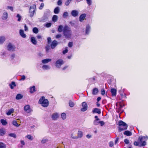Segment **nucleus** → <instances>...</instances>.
Returning <instances> with one entry per match:
<instances>
[{"label": "nucleus", "instance_id": "nucleus-7", "mask_svg": "<svg viewBox=\"0 0 148 148\" xmlns=\"http://www.w3.org/2000/svg\"><path fill=\"white\" fill-rule=\"evenodd\" d=\"M93 123L95 125H97L100 124L101 126H103L105 124L104 121H100V119H94Z\"/></svg>", "mask_w": 148, "mask_h": 148}, {"label": "nucleus", "instance_id": "nucleus-63", "mask_svg": "<svg viewBox=\"0 0 148 148\" xmlns=\"http://www.w3.org/2000/svg\"><path fill=\"white\" fill-rule=\"evenodd\" d=\"M24 29L25 31H26L28 30V28L25 24L24 25Z\"/></svg>", "mask_w": 148, "mask_h": 148}, {"label": "nucleus", "instance_id": "nucleus-14", "mask_svg": "<svg viewBox=\"0 0 148 148\" xmlns=\"http://www.w3.org/2000/svg\"><path fill=\"white\" fill-rule=\"evenodd\" d=\"M19 33L21 37L23 38H25L26 36V35L24 34V31L22 29H20Z\"/></svg>", "mask_w": 148, "mask_h": 148}, {"label": "nucleus", "instance_id": "nucleus-36", "mask_svg": "<svg viewBox=\"0 0 148 148\" xmlns=\"http://www.w3.org/2000/svg\"><path fill=\"white\" fill-rule=\"evenodd\" d=\"M69 106L71 107H73L75 105L74 103L71 101L70 100L69 102Z\"/></svg>", "mask_w": 148, "mask_h": 148}, {"label": "nucleus", "instance_id": "nucleus-25", "mask_svg": "<svg viewBox=\"0 0 148 148\" xmlns=\"http://www.w3.org/2000/svg\"><path fill=\"white\" fill-rule=\"evenodd\" d=\"M116 106H117V109H118L119 110H120L123 107L122 105L120 103H116Z\"/></svg>", "mask_w": 148, "mask_h": 148}, {"label": "nucleus", "instance_id": "nucleus-18", "mask_svg": "<svg viewBox=\"0 0 148 148\" xmlns=\"http://www.w3.org/2000/svg\"><path fill=\"white\" fill-rule=\"evenodd\" d=\"M30 92L31 93H34L36 91L35 87V86H33L32 87H31L29 88Z\"/></svg>", "mask_w": 148, "mask_h": 148}, {"label": "nucleus", "instance_id": "nucleus-60", "mask_svg": "<svg viewBox=\"0 0 148 148\" xmlns=\"http://www.w3.org/2000/svg\"><path fill=\"white\" fill-rule=\"evenodd\" d=\"M124 141L126 144H128L129 143V141L127 139H125Z\"/></svg>", "mask_w": 148, "mask_h": 148}, {"label": "nucleus", "instance_id": "nucleus-29", "mask_svg": "<svg viewBox=\"0 0 148 148\" xmlns=\"http://www.w3.org/2000/svg\"><path fill=\"white\" fill-rule=\"evenodd\" d=\"M5 40V38L4 36L0 37V44L3 43Z\"/></svg>", "mask_w": 148, "mask_h": 148}, {"label": "nucleus", "instance_id": "nucleus-12", "mask_svg": "<svg viewBox=\"0 0 148 148\" xmlns=\"http://www.w3.org/2000/svg\"><path fill=\"white\" fill-rule=\"evenodd\" d=\"M86 14H81L79 17V21L80 22H82L85 19Z\"/></svg>", "mask_w": 148, "mask_h": 148}, {"label": "nucleus", "instance_id": "nucleus-53", "mask_svg": "<svg viewBox=\"0 0 148 148\" xmlns=\"http://www.w3.org/2000/svg\"><path fill=\"white\" fill-rule=\"evenodd\" d=\"M70 2H71V1H70V0H67L65 2V5L67 6L68 5H69V3H70Z\"/></svg>", "mask_w": 148, "mask_h": 148}, {"label": "nucleus", "instance_id": "nucleus-24", "mask_svg": "<svg viewBox=\"0 0 148 148\" xmlns=\"http://www.w3.org/2000/svg\"><path fill=\"white\" fill-rule=\"evenodd\" d=\"M23 96L21 94H18L16 97V99L17 100H19L22 99Z\"/></svg>", "mask_w": 148, "mask_h": 148}, {"label": "nucleus", "instance_id": "nucleus-1", "mask_svg": "<svg viewBox=\"0 0 148 148\" xmlns=\"http://www.w3.org/2000/svg\"><path fill=\"white\" fill-rule=\"evenodd\" d=\"M63 33L64 35L66 38H70L71 35V32L68 25H65L63 30Z\"/></svg>", "mask_w": 148, "mask_h": 148}, {"label": "nucleus", "instance_id": "nucleus-45", "mask_svg": "<svg viewBox=\"0 0 148 148\" xmlns=\"http://www.w3.org/2000/svg\"><path fill=\"white\" fill-rule=\"evenodd\" d=\"M26 137H27L29 139L31 140H33L32 137L31 135H27Z\"/></svg>", "mask_w": 148, "mask_h": 148}, {"label": "nucleus", "instance_id": "nucleus-58", "mask_svg": "<svg viewBox=\"0 0 148 148\" xmlns=\"http://www.w3.org/2000/svg\"><path fill=\"white\" fill-rule=\"evenodd\" d=\"M21 144L22 145V147L25 145V143L23 140H21L20 141Z\"/></svg>", "mask_w": 148, "mask_h": 148}, {"label": "nucleus", "instance_id": "nucleus-61", "mask_svg": "<svg viewBox=\"0 0 148 148\" xmlns=\"http://www.w3.org/2000/svg\"><path fill=\"white\" fill-rule=\"evenodd\" d=\"M61 37V34H57L56 35V37L57 38H59Z\"/></svg>", "mask_w": 148, "mask_h": 148}, {"label": "nucleus", "instance_id": "nucleus-32", "mask_svg": "<svg viewBox=\"0 0 148 148\" xmlns=\"http://www.w3.org/2000/svg\"><path fill=\"white\" fill-rule=\"evenodd\" d=\"M59 9L58 7L55 8L54 10V13L56 14H58L59 12Z\"/></svg>", "mask_w": 148, "mask_h": 148}, {"label": "nucleus", "instance_id": "nucleus-46", "mask_svg": "<svg viewBox=\"0 0 148 148\" xmlns=\"http://www.w3.org/2000/svg\"><path fill=\"white\" fill-rule=\"evenodd\" d=\"M134 145L135 146H139L140 145V143H139V141L138 142L137 141H135L134 143Z\"/></svg>", "mask_w": 148, "mask_h": 148}, {"label": "nucleus", "instance_id": "nucleus-52", "mask_svg": "<svg viewBox=\"0 0 148 148\" xmlns=\"http://www.w3.org/2000/svg\"><path fill=\"white\" fill-rule=\"evenodd\" d=\"M62 2L61 0H58L57 2V4L58 5H62Z\"/></svg>", "mask_w": 148, "mask_h": 148}, {"label": "nucleus", "instance_id": "nucleus-33", "mask_svg": "<svg viewBox=\"0 0 148 148\" xmlns=\"http://www.w3.org/2000/svg\"><path fill=\"white\" fill-rule=\"evenodd\" d=\"M1 122L3 125H5L7 124V122L6 120L3 119H1Z\"/></svg>", "mask_w": 148, "mask_h": 148}, {"label": "nucleus", "instance_id": "nucleus-43", "mask_svg": "<svg viewBox=\"0 0 148 148\" xmlns=\"http://www.w3.org/2000/svg\"><path fill=\"white\" fill-rule=\"evenodd\" d=\"M16 17L18 18L17 20L19 22L20 21L21 18V17L20 15L19 14H17Z\"/></svg>", "mask_w": 148, "mask_h": 148}, {"label": "nucleus", "instance_id": "nucleus-15", "mask_svg": "<svg viewBox=\"0 0 148 148\" xmlns=\"http://www.w3.org/2000/svg\"><path fill=\"white\" fill-rule=\"evenodd\" d=\"M78 12L76 10H73L71 12V15L74 17H76L78 15Z\"/></svg>", "mask_w": 148, "mask_h": 148}, {"label": "nucleus", "instance_id": "nucleus-3", "mask_svg": "<svg viewBox=\"0 0 148 148\" xmlns=\"http://www.w3.org/2000/svg\"><path fill=\"white\" fill-rule=\"evenodd\" d=\"M39 103L41 104L44 107H47L49 105V101L47 99H45V97L42 96L39 100Z\"/></svg>", "mask_w": 148, "mask_h": 148}, {"label": "nucleus", "instance_id": "nucleus-11", "mask_svg": "<svg viewBox=\"0 0 148 148\" xmlns=\"http://www.w3.org/2000/svg\"><path fill=\"white\" fill-rule=\"evenodd\" d=\"M58 42L56 40L53 41L51 44V47L52 49L54 48L58 45Z\"/></svg>", "mask_w": 148, "mask_h": 148}, {"label": "nucleus", "instance_id": "nucleus-64", "mask_svg": "<svg viewBox=\"0 0 148 148\" xmlns=\"http://www.w3.org/2000/svg\"><path fill=\"white\" fill-rule=\"evenodd\" d=\"M15 56V55L14 54H12L11 56V58L12 59H14Z\"/></svg>", "mask_w": 148, "mask_h": 148}, {"label": "nucleus", "instance_id": "nucleus-4", "mask_svg": "<svg viewBox=\"0 0 148 148\" xmlns=\"http://www.w3.org/2000/svg\"><path fill=\"white\" fill-rule=\"evenodd\" d=\"M118 125L119 126V128L120 131L126 130L127 128V124L122 121H119Z\"/></svg>", "mask_w": 148, "mask_h": 148}, {"label": "nucleus", "instance_id": "nucleus-19", "mask_svg": "<svg viewBox=\"0 0 148 148\" xmlns=\"http://www.w3.org/2000/svg\"><path fill=\"white\" fill-rule=\"evenodd\" d=\"M111 92L113 96H115L116 93V90L114 88H112L111 89Z\"/></svg>", "mask_w": 148, "mask_h": 148}, {"label": "nucleus", "instance_id": "nucleus-22", "mask_svg": "<svg viewBox=\"0 0 148 148\" xmlns=\"http://www.w3.org/2000/svg\"><path fill=\"white\" fill-rule=\"evenodd\" d=\"M123 134L128 136H131L132 135V132L128 131H126L124 132Z\"/></svg>", "mask_w": 148, "mask_h": 148}, {"label": "nucleus", "instance_id": "nucleus-54", "mask_svg": "<svg viewBox=\"0 0 148 148\" xmlns=\"http://www.w3.org/2000/svg\"><path fill=\"white\" fill-rule=\"evenodd\" d=\"M73 45V43L72 42H69L68 44V46L70 47H71Z\"/></svg>", "mask_w": 148, "mask_h": 148}, {"label": "nucleus", "instance_id": "nucleus-42", "mask_svg": "<svg viewBox=\"0 0 148 148\" xmlns=\"http://www.w3.org/2000/svg\"><path fill=\"white\" fill-rule=\"evenodd\" d=\"M12 124L13 125L16 127H18L19 126L17 122L15 121H13Z\"/></svg>", "mask_w": 148, "mask_h": 148}, {"label": "nucleus", "instance_id": "nucleus-39", "mask_svg": "<svg viewBox=\"0 0 148 148\" xmlns=\"http://www.w3.org/2000/svg\"><path fill=\"white\" fill-rule=\"evenodd\" d=\"M9 136H10L13 137L14 138H16V135L14 133H10L9 134Z\"/></svg>", "mask_w": 148, "mask_h": 148}, {"label": "nucleus", "instance_id": "nucleus-51", "mask_svg": "<svg viewBox=\"0 0 148 148\" xmlns=\"http://www.w3.org/2000/svg\"><path fill=\"white\" fill-rule=\"evenodd\" d=\"M7 9H10L12 11H13V7L12 6H8L7 7Z\"/></svg>", "mask_w": 148, "mask_h": 148}, {"label": "nucleus", "instance_id": "nucleus-41", "mask_svg": "<svg viewBox=\"0 0 148 148\" xmlns=\"http://www.w3.org/2000/svg\"><path fill=\"white\" fill-rule=\"evenodd\" d=\"M42 68L44 69H47L49 68V66L48 65L45 64L43 65Z\"/></svg>", "mask_w": 148, "mask_h": 148}, {"label": "nucleus", "instance_id": "nucleus-34", "mask_svg": "<svg viewBox=\"0 0 148 148\" xmlns=\"http://www.w3.org/2000/svg\"><path fill=\"white\" fill-rule=\"evenodd\" d=\"M90 29V26H89V25H87L86 27V34H88Z\"/></svg>", "mask_w": 148, "mask_h": 148}, {"label": "nucleus", "instance_id": "nucleus-59", "mask_svg": "<svg viewBox=\"0 0 148 148\" xmlns=\"http://www.w3.org/2000/svg\"><path fill=\"white\" fill-rule=\"evenodd\" d=\"M25 79V76L24 75H23L22 76V77L20 80H24Z\"/></svg>", "mask_w": 148, "mask_h": 148}, {"label": "nucleus", "instance_id": "nucleus-62", "mask_svg": "<svg viewBox=\"0 0 148 148\" xmlns=\"http://www.w3.org/2000/svg\"><path fill=\"white\" fill-rule=\"evenodd\" d=\"M47 141V139H43L41 141V143H44L46 142Z\"/></svg>", "mask_w": 148, "mask_h": 148}, {"label": "nucleus", "instance_id": "nucleus-31", "mask_svg": "<svg viewBox=\"0 0 148 148\" xmlns=\"http://www.w3.org/2000/svg\"><path fill=\"white\" fill-rule=\"evenodd\" d=\"M0 148H6V145L2 142H0Z\"/></svg>", "mask_w": 148, "mask_h": 148}, {"label": "nucleus", "instance_id": "nucleus-38", "mask_svg": "<svg viewBox=\"0 0 148 148\" xmlns=\"http://www.w3.org/2000/svg\"><path fill=\"white\" fill-rule=\"evenodd\" d=\"M33 32L35 34H37L38 32V30L37 27H35L33 29Z\"/></svg>", "mask_w": 148, "mask_h": 148}, {"label": "nucleus", "instance_id": "nucleus-10", "mask_svg": "<svg viewBox=\"0 0 148 148\" xmlns=\"http://www.w3.org/2000/svg\"><path fill=\"white\" fill-rule=\"evenodd\" d=\"M8 50L9 51H15V47L12 45L11 43H9L8 46Z\"/></svg>", "mask_w": 148, "mask_h": 148}, {"label": "nucleus", "instance_id": "nucleus-49", "mask_svg": "<svg viewBox=\"0 0 148 148\" xmlns=\"http://www.w3.org/2000/svg\"><path fill=\"white\" fill-rule=\"evenodd\" d=\"M44 6V4L43 3H41L40 7H39V9L40 10H41L42 9V8Z\"/></svg>", "mask_w": 148, "mask_h": 148}, {"label": "nucleus", "instance_id": "nucleus-20", "mask_svg": "<svg viewBox=\"0 0 148 148\" xmlns=\"http://www.w3.org/2000/svg\"><path fill=\"white\" fill-rule=\"evenodd\" d=\"M51 59H46L42 60V62L44 64L47 63H48L49 62L51 61Z\"/></svg>", "mask_w": 148, "mask_h": 148}, {"label": "nucleus", "instance_id": "nucleus-5", "mask_svg": "<svg viewBox=\"0 0 148 148\" xmlns=\"http://www.w3.org/2000/svg\"><path fill=\"white\" fill-rule=\"evenodd\" d=\"M36 6L35 4H34L30 7L29 13L30 14L29 16L31 17H32L34 16L36 11Z\"/></svg>", "mask_w": 148, "mask_h": 148}, {"label": "nucleus", "instance_id": "nucleus-35", "mask_svg": "<svg viewBox=\"0 0 148 148\" xmlns=\"http://www.w3.org/2000/svg\"><path fill=\"white\" fill-rule=\"evenodd\" d=\"M83 133L81 131H78V137L81 138L83 136Z\"/></svg>", "mask_w": 148, "mask_h": 148}, {"label": "nucleus", "instance_id": "nucleus-26", "mask_svg": "<svg viewBox=\"0 0 148 148\" xmlns=\"http://www.w3.org/2000/svg\"><path fill=\"white\" fill-rule=\"evenodd\" d=\"M5 133V130L4 129H0V135L1 136L4 135Z\"/></svg>", "mask_w": 148, "mask_h": 148}, {"label": "nucleus", "instance_id": "nucleus-30", "mask_svg": "<svg viewBox=\"0 0 148 148\" xmlns=\"http://www.w3.org/2000/svg\"><path fill=\"white\" fill-rule=\"evenodd\" d=\"M58 19V16L56 15H54L52 17V20L54 22H56Z\"/></svg>", "mask_w": 148, "mask_h": 148}, {"label": "nucleus", "instance_id": "nucleus-44", "mask_svg": "<svg viewBox=\"0 0 148 148\" xmlns=\"http://www.w3.org/2000/svg\"><path fill=\"white\" fill-rule=\"evenodd\" d=\"M105 90L103 88L101 89V93L102 95H104L105 94Z\"/></svg>", "mask_w": 148, "mask_h": 148}, {"label": "nucleus", "instance_id": "nucleus-13", "mask_svg": "<svg viewBox=\"0 0 148 148\" xmlns=\"http://www.w3.org/2000/svg\"><path fill=\"white\" fill-rule=\"evenodd\" d=\"M59 117V115L57 113H53L52 116V118L53 120H56Z\"/></svg>", "mask_w": 148, "mask_h": 148}, {"label": "nucleus", "instance_id": "nucleus-47", "mask_svg": "<svg viewBox=\"0 0 148 148\" xmlns=\"http://www.w3.org/2000/svg\"><path fill=\"white\" fill-rule=\"evenodd\" d=\"M51 23H47L46 24V26L47 27H49L51 25Z\"/></svg>", "mask_w": 148, "mask_h": 148}, {"label": "nucleus", "instance_id": "nucleus-27", "mask_svg": "<svg viewBox=\"0 0 148 148\" xmlns=\"http://www.w3.org/2000/svg\"><path fill=\"white\" fill-rule=\"evenodd\" d=\"M9 86L11 89H13L14 88V87L16 86V85L15 84V83L14 82H11V83L9 84Z\"/></svg>", "mask_w": 148, "mask_h": 148}, {"label": "nucleus", "instance_id": "nucleus-50", "mask_svg": "<svg viewBox=\"0 0 148 148\" xmlns=\"http://www.w3.org/2000/svg\"><path fill=\"white\" fill-rule=\"evenodd\" d=\"M109 146L110 147H112L113 146V142L112 141H110L109 143Z\"/></svg>", "mask_w": 148, "mask_h": 148}, {"label": "nucleus", "instance_id": "nucleus-6", "mask_svg": "<svg viewBox=\"0 0 148 148\" xmlns=\"http://www.w3.org/2000/svg\"><path fill=\"white\" fill-rule=\"evenodd\" d=\"M64 63V61L62 59L57 60L56 62V66L58 68H60L62 65Z\"/></svg>", "mask_w": 148, "mask_h": 148}, {"label": "nucleus", "instance_id": "nucleus-21", "mask_svg": "<svg viewBox=\"0 0 148 148\" xmlns=\"http://www.w3.org/2000/svg\"><path fill=\"white\" fill-rule=\"evenodd\" d=\"M64 27L62 25H60L58 26V31L59 32H61L63 31Z\"/></svg>", "mask_w": 148, "mask_h": 148}, {"label": "nucleus", "instance_id": "nucleus-40", "mask_svg": "<svg viewBox=\"0 0 148 148\" xmlns=\"http://www.w3.org/2000/svg\"><path fill=\"white\" fill-rule=\"evenodd\" d=\"M61 117L63 119H65L66 118V114L64 113H63L61 114Z\"/></svg>", "mask_w": 148, "mask_h": 148}, {"label": "nucleus", "instance_id": "nucleus-55", "mask_svg": "<svg viewBox=\"0 0 148 148\" xmlns=\"http://www.w3.org/2000/svg\"><path fill=\"white\" fill-rule=\"evenodd\" d=\"M47 41L48 43L49 44L51 43V38L49 37L47 38Z\"/></svg>", "mask_w": 148, "mask_h": 148}, {"label": "nucleus", "instance_id": "nucleus-23", "mask_svg": "<svg viewBox=\"0 0 148 148\" xmlns=\"http://www.w3.org/2000/svg\"><path fill=\"white\" fill-rule=\"evenodd\" d=\"M31 41L34 45H36L37 44V41L34 37H32L31 39Z\"/></svg>", "mask_w": 148, "mask_h": 148}, {"label": "nucleus", "instance_id": "nucleus-16", "mask_svg": "<svg viewBox=\"0 0 148 148\" xmlns=\"http://www.w3.org/2000/svg\"><path fill=\"white\" fill-rule=\"evenodd\" d=\"M97 113L99 114L101 113V111L100 109L95 108L93 110V113Z\"/></svg>", "mask_w": 148, "mask_h": 148}, {"label": "nucleus", "instance_id": "nucleus-28", "mask_svg": "<svg viewBox=\"0 0 148 148\" xmlns=\"http://www.w3.org/2000/svg\"><path fill=\"white\" fill-rule=\"evenodd\" d=\"M14 112V110L13 108L9 110L8 112H7L6 114L8 115H10Z\"/></svg>", "mask_w": 148, "mask_h": 148}, {"label": "nucleus", "instance_id": "nucleus-56", "mask_svg": "<svg viewBox=\"0 0 148 148\" xmlns=\"http://www.w3.org/2000/svg\"><path fill=\"white\" fill-rule=\"evenodd\" d=\"M68 16V13L67 12H64L63 14V16L64 17L67 16Z\"/></svg>", "mask_w": 148, "mask_h": 148}, {"label": "nucleus", "instance_id": "nucleus-48", "mask_svg": "<svg viewBox=\"0 0 148 148\" xmlns=\"http://www.w3.org/2000/svg\"><path fill=\"white\" fill-rule=\"evenodd\" d=\"M68 51V50L67 49V47H66L65 48V49L63 51L62 53L63 54H65L66 53H67Z\"/></svg>", "mask_w": 148, "mask_h": 148}, {"label": "nucleus", "instance_id": "nucleus-37", "mask_svg": "<svg viewBox=\"0 0 148 148\" xmlns=\"http://www.w3.org/2000/svg\"><path fill=\"white\" fill-rule=\"evenodd\" d=\"M99 90L98 88H95L93 89V94L96 95L98 93Z\"/></svg>", "mask_w": 148, "mask_h": 148}, {"label": "nucleus", "instance_id": "nucleus-9", "mask_svg": "<svg viewBox=\"0 0 148 148\" xmlns=\"http://www.w3.org/2000/svg\"><path fill=\"white\" fill-rule=\"evenodd\" d=\"M24 110L25 112L28 113H29L32 111V110L29 105L25 106L24 107Z\"/></svg>", "mask_w": 148, "mask_h": 148}, {"label": "nucleus", "instance_id": "nucleus-2", "mask_svg": "<svg viewBox=\"0 0 148 148\" xmlns=\"http://www.w3.org/2000/svg\"><path fill=\"white\" fill-rule=\"evenodd\" d=\"M148 139L147 136H140L138 139V140L140 143V146H144L146 145V141Z\"/></svg>", "mask_w": 148, "mask_h": 148}, {"label": "nucleus", "instance_id": "nucleus-57", "mask_svg": "<svg viewBox=\"0 0 148 148\" xmlns=\"http://www.w3.org/2000/svg\"><path fill=\"white\" fill-rule=\"evenodd\" d=\"M87 3L89 5H90L91 4V0H86Z\"/></svg>", "mask_w": 148, "mask_h": 148}, {"label": "nucleus", "instance_id": "nucleus-17", "mask_svg": "<svg viewBox=\"0 0 148 148\" xmlns=\"http://www.w3.org/2000/svg\"><path fill=\"white\" fill-rule=\"evenodd\" d=\"M8 17V13L6 12H5L3 13L2 18L3 20H6L7 18Z\"/></svg>", "mask_w": 148, "mask_h": 148}, {"label": "nucleus", "instance_id": "nucleus-8", "mask_svg": "<svg viewBox=\"0 0 148 148\" xmlns=\"http://www.w3.org/2000/svg\"><path fill=\"white\" fill-rule=\"evenodd\" d=\"M82 108L81 109V111L82 112H84L86 111L88 108V106L87 103L85 102H83L82 103Z\"/></svg>", "mask_w": 148, "mask_h": 148}]
</instances>
